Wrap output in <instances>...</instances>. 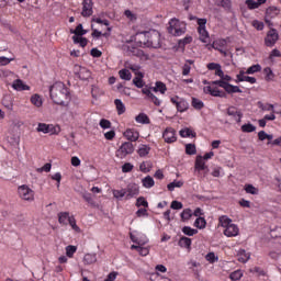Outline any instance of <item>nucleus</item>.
I'll use <instances>...</instances> for the list:
<instances>
[{"label":"nucleus","mask_w":281,"mask_h":281,"mask_svg":"<svg viewBox=\"0 0 281 281\" xmlns=\"http://www.w3.org/2000/svg\"><path fill=\"white\" fill-rule=\"evenodd\" d=\"M50 99L55 104H59L65 106V104H69L71 100V95L69 94V89L63 82H55L50 89Z\"/></svg>","instance_id":"f257e3e1"},{"label":"nucleus","mask_w":281,"mask_h":281,"mask_svg":"<svg viewBox=\"0 0 281 281\" xmlns=\"http://www.w3.org/2000/svg\"><path fill=\"white\" fill-rule=\"evenodd\" d=\"M168 32L172 36H181V34H186V24L173 18L169 21Z\"/></svg>","instance_id":"f03ea898"},{"label":"nucleus","mask_w":281,"mask_h":281,"mask_svg":"<svg viewBox=\"0 0 281 281\" xmlns=\"http://www.w3.org/2000/svg\"><path fill=\"white\" fill-rule=\"evenodd\" d=\"M135 153V146L131 142L123 143L116 150V157L119 159H124L127 155H133Z\"/></svg>","instance_id":"7ed1b4c3"},{"label":"nucleus","mask_w":281,"mask_h":281,"mask_svg":"<svg viewBox=\"0 0 281 281\" xmlns=\"http://www.w3.org/2000/svg\"><path fill=\"white\" fill-rule=\"evenodd\" d=\"M18 194L22 201H34V190L27 184H22L18 188Z\"/></svg>","instance_id":"20e7f679"},{"label":"nucleus","mask_w":281,"mask_h":281,"mask_svg":"<svg viewBox=\"0 0 281 281\" xmlns=\"http://www.w3.org/2000/svg\"><path fill=\"white\" fill-rule=\"evenodd\" d=\"M146 37L148 47H154L155 49L161 47V37L159 32L154 31L151 33H146Z\"/></svg>","instance_id":"39448f33"},{"label":"nucleus","mask_w":281,"mask_h":281,"mask_svg":"<svg viewBox=\"0 0 281 281\" xmlns=\"http://www.w3.org/2000/svg\"><path fill=\"white\" fill-rule=\"evenodd\" d=\"M37 133H49L50 135H58V133H60V127H56L52 124L38 123Z\"/></svg>","instance_id":"423d86ee"},{"label":"nucleus","mask_w":281,"mask_h":281,"mask_svg":"<svg viewBox=\"0 0 281 281\" xmlns=\"http://www.w3.org/2000/svg\"><path fill=\"white\" fill-rule=\"evenodd\" d=\"M278 38H280V35L278 34V31L276 29H271L265 38V45L267 47H273L276 43H278Z\"/></svg>","instance_id":"0eeeda50"},{"label":"nucleus","mask_w":281,"mask_h":281,"mask_svg":"<svg viewBox=\"0 0 281 281\" xmlns=\"http://www.w3.org/2000/svg\"><path fill=\"white\" fill-rule=\"evenodd\" d=\"M74 71L79 80H89V78H91V70L87 69L86 67L76 65Z\"/></svg>","instance_id":"6e6552de"},{"label":"nucleus","mask_w":281,"mask_h":281,"mask_svg":"<svg viewBox=\"0 0 281 281\" xmlns=\"http://www.w3.org/2000/svg\"><path fill=\"white\" fill-rule=\"evenodd\" d=\"M166 144H175L177 142V132L172 127H167L162 133Z\"/></svg>","instance_id":"1a4fd4ad"},{"label":"nucleus","mask_w":281,"mask_h":281,"mask_svg":"<svg viewBox=\"0 0 281 281\" xmlns=\"http://www.w3.org/2000/svg\"><path fill=\"white\" fill-rule=\"evenodd\" d=\"M93 14V1L92 0H83L82 1V11L81 16H91Z\"/></svg>","instance_id":"9d476101"},{"label":"nucleus","mask_w":281,"mask_h":281,"mask_svg":"<svg viewBox=\"0 0 281 281\" xmlns=\"http://www.w3.org/2000/svg\"><path fill=\"white\" fill-rule=\"evenodd\" d=\"M203 92L213 95V98H227L225 92L218 90V88H213L212 86L204 87Z\"/></svg>","instance_id":"9b49d317"},{"label":"nucleus","mask_w":281,"mask_h":281,"mask_svg":"<svg viewBox=\"0 0 281 281\" xmlns=\"http://www.w3.org/2000/svg\"><path fill=\"white\" fill-rule=\"evenodd\" d=\"M171 102L172 104H176L177 111H179L180 113H183V111H188V103L186 100L183 99L179 100V97H176V98H171Z\"/></svg>","instance_id":"f8f14e48"},{"label":"nucleus","mask_w":281,"mask_h":281,"mask_svg":"<svg viewBox=\"0 0 281 281\" xmlns=\"http://www.w3.org/2000/svg\"><path fill=\"white\" fill-rule=\"evenodd\" d=\"M239 232L238 225L231 224L224 229V235H226L227 238H234V236H238Z\"/></svg>","instance_id":"ddd939ff"},{"label":"nucleus","mask_w":281,"mask_h":281,"mask_svg":"<svg viewBox=\"0 0 281 281\" xmlns=\"http://www.w3.org/2000/svg\"><path fill=\"white\" fill-rule=\"evenodd\" d=\"M125 192L126 199H133V196H137V194H139V187L137 184H128Z\"/></svg>","instance_id":"4468645a"},{"label":"nucleus","mask_w":281,"mask_h":281,"mask_svg":"<svg viewBox=\"0 0 281 281\" xmlns=\"http://www.w3.org/2000/svg\"><path fill=\"white\" fill-rule=\"evenodd\" d=\"M194 168H195V170H198V172H201V170H205V175H207V172L210 170L205 166V160L203 159V156H198L196 157Z\"/></svg>","instance_id":"2eb2a0df"},{"label":"nucleus","mask_w":281,"mask_h":281,"mask_svg":"<svg viewBox=\"0 0 281 281\" xmlns=\"http://www.w3.org/2000/svg\"><path fill=\"white\" fill-rule=\"evenodd\" d=\"M227 115L233 117L235 122L240 123V120H243V113H240L236 108L232 106L227 110Z\"/></svg>","instance_id":"dca6fc26"},{"label":"nucleus","mask_w":281,"mask_h":281,"mask_svg":"<svg viewBox=\"0 0 281 281\" xmlns=\"http://www.w3.org/2000/svg\"><path fill=\"white\" fill-rule=\"evenodd\" d=\"M124 137H126L128 142H137L139 139V132L135 130H126L124 132Z\"/></svg>","instance_id":"f3484780"},{"label":"nucleus","mask_w":281,"mask_h":281,"mask_svg":"<svg viewBox=\"0 0 281 281\" xmlns=\"http://www.w3.org/2000/svg\"><path fill=\"white\" fill-rule=\"evenodd\" d=\"M12 88L15 91H30V86L23 83V80L21 79H16L15 81H13Z\"/></svg>","instance_id":"a211bd4d"},{"label":"nucleus","mask_w":281,"mask_h":281,"mask_svg":"<svg viewBox=\"0 0 281 281\" xmlns=\"http://www.w3.org/2000/svg\"><path fill=\"white\" fill-rule=\"evenodd\" d=\"M237 82H249L250 85H256V78L255 77L245 76V71H240L237 75Z\"/></svg>","instance_id":"6ab92c4d"},{"label":"nucleus","mask_w":281,"mask_h":281,"mask_svg":"<svg viewBox=\"0 0 281 281\" xmlns=\"http://www.w3.org/2000/svg\"><path fill=\"white\" fill-rule=\"evenodd\" d=\"M270 236L273 240L281 245V226H276L274 228H271Z\"/></svg>","instance_id":"aec40b11"},{"label":"nucleus","mask_w":281,"mask_h":281,"mask_svg":"<svg viewBox=\"0 0 281 281\" xmlns=\"http://www.w3.org/2000/svg\"><path fill=\"white\" fill-rule=\"evenodd\" d=\"M226 93H243V90L238 86H233L229 82L225 81L223 88Z\"/></svg>","instance_id":"412c9836"},{"label":"nucleus","mask_w":281,"mask_h":281,"mask_svg":"<svg viewBox=\"0 0 281 281\" xmlns=\"http://www.w3.org/2000/svg\"><path fill=\"white\" fill-rule=\"evenodd\" d=\"M58 223L60 225H69V221L71 218V215H69V212H60L58 213Z\"/></svg>","instance_id":"4be33fe9"},{"label":"nucleus","mask_w":281,"mask_h":281,"mask_svg":"<svg viewBox=\"0 0 281 281\" xmlns=\"http://www.w3.org/2000/svg\"><path fill=\"white\" fill-rule=\"evenodd\" d=\"M98 262V255L88 252L83 256V265H95Z\"/></svg>","instance_id":"5701e85b"},{"label":"nucleus","mask_w":281,"mask_h":281,"mask_svg":"<svg viewBox=\"0 0 281 281\" xmlns=\"http://www.w3.org/2000/svg\"><path fill=\"white\" fill-rule=\"evenodd\" d=\"M135 78L133 79V85L137 87V89H143L144 82V75L142 72H135Z\"/></svg>","instance_id":"b1692460"},{"label":"nucleus","mask_w":281,"mask_h":281,"mask_svg":"<svg viewBox=\"0 0 281 281\" xmlns=\"http://www.w3.org/2000/svg\"><path fill=\"white\" fill-rule=\"evenodd\" d=\"M278 14H280V9H278L276 7H269L266 10V18H268V19H276V16H278Z\"/></svg>","instance_id":"393cba45"},{"label":"nucleus","mask_w":281,"mask_h":281,"mask_svg":"<svg viewBox=\"0 0 281 281\" xmlns=\"http://www.w3.org/2000/svg\"><path fill=\"white\" fill-rule=\"evenodd\" d=\"M151 90L154 91V93H157L159 91L164 95V93L168 91V88L166 87V83L161 81H157L156 86L153 87Z\"/></svg>","instance_id":"a878e982"},{"label":"nucleus","mask_w":281,"mask_h":281,"mask_svg":"<svg viewBox=\"0 0 281 281\" xmlns=\"http://www.w3.org/2000/svg\"><path fill=\"white\" fill-rule=\"evenodd\" d=\"M114 104L116 106V111L119 115H124V113H126V106L124 105L122 100L120 99L114 100Z\"/></svg>","instance_id":"bb28decb"},{"label":"nucleus","mask_w":281,"mask_h":281,"mask_svg":"<svg viewBox=\"0 0 281 281\" xmlns=\"http://www.w3.org/2000/svg\"><path fill=\"white\" fill-rule=\"evenodd\" d=\"M215 4L220 8H224V10H232V0H215Z\"/></svg>","instance_id":"cd10ccee"},{"label":"nucleus","mask_w":281,"mask_h":281,"mask_svg":"<svg viewBox=\"0 0 281 281\" xmlns=\"http://www.w3.org/2000/svg\"><path fill=\"white\" fill-rule=\"evenodd\" d=\"M198 32L200 34V41L202 43H207V41H210V34L207 33V30H205V27L198 29Z\"/></svg>","instance_id":"c85d7f7f"},{"label":"nucleus","mask_w":281,"mask_h":281,"mask_svg":"<svg viewBox=\"0 0 281 281\" xmlns=\"http://www.w3.org/2000/svg\"><path fill=\"white\" fill-rule=\"evenodd\" d=\"M119 76H120L121 80H126V81H128L133 78V75L131 74V70H128V69H121L119 71Z\"/></svg>","instance_id":"c756f323"},{"label":"nucleus","mask_w":281,"mask_h":281,"mask_svg":"<svg viewBox=\"0 0 281 281\" xmlns=\"http://www.w3.org/2000/svg\"><path fill=\"white\" fill-rule=\"evenodd\" d=\"M143 187L150 189L155 186V179H153V177L147 176L142 180Z\"/></svg>","instance_id":"7c9ffc66"},{"label":"nucleus","mask_w":281,"mask_h":281,"mask_svg":"<svg viewBox=\"0 0 281 281\" xmlns=\"http://www.w3.org/2000/svg\"><path fill=\"white\" fill-rule=\"evenodd\" d=\"M135 121L138 124H150V119H148V115L144 114V113H139L136 117Z\"/></svg>","instance_id":"2f4dec72"},{"label":"nucleus","mask_w":281,"mask_h":281,"mask_svg":"<svg viewBox=\"0 0 281 281\" xmlns=\"http://www.w3.org/2000/svg\"><path fill=\"white\" fill-rule=\"evenodd\" d=\"M139 170L140 172H150V170H153V162L150 161H143L140 165H139Z\"/></svg>","instance_id":"473e14b6"},{"label":"nucleus","mask_w":281,"mask_h":281,"mask_svg":"<svg viewBox=\"0 0 281 281\" xmlns=\"http://www.w3.org/2000/svg\"><path fill=\"white\" fill-rule=\"evenodd\" d=\"M220 226L224 227L226 229V227H229L232 225V218L223 215L220 217Z\"/></svg>","instance_id":"72a5a7b5"},{"label":"nucleus","mask_w":281,"mask_h":281,"mask_svg":"<svg viewBox=\"0 0 281 281\" xmlns=\"http://www.w3.org/2000/svg\"><path fill=\"white\" fill-rule=\"evenodd\" d=\"M238 258V262H247L250 258L249 254H247L245 250H239L238 254H237Z\"/></svg>","instance_id":"f704fd0d"},{"label":"nucleus","mask_w":281,"mask_h":281,"mask_svg":"<svg viewBox=\"0 0 281 281\" xmlns=\"http://www.w3.org/2000/svg\"><path fill=\"white\" fill-rule=\"evenodd\" d=\"M31 102L34 104V106H37V109L43 106V99L38 94H33L31 97Z\"/></svg>","instance_id":"c9c22d12"},{"label":"nucleus","mask_w":281,"mask_h":281,"mask_svg":"<svg viewBox=\"0 0 281 281\" xmlns=\"http://www.w3.org/2000/svg\"><path fill=\"white\" fill-rule=\"evenodd\" d=\"M192 245V239L189 237H181L179 240V246L184 247V249H190V246Z\"/></svg>","instance_id":"e433bc0d"},{"label":"nucleus","mask_w":281,"mask_h":281,"mask_svg":"<svg viewBox=\"0 0 281 281\" xmlns=\"http://www.w3.org/2000/svg\"><path fill=\"white\" fill-rule=\"evenodd\" d=\"M70 34H75L76 36H85L87 31L82 29V24H78L76 30H70Z\"/></svg>","instance_id":"4c0bfd02"},{"label":"nucleus","mask_w":281,"mask_h":281,"mask_svg":"<svg viewBox=\"0 0 281 281\" xmlns=\"http://www.w3.org/2000/svg\"><path fill=\"white\" fill-rule=\"evenodd\" d=\"M180 137H196V133L191 128H184L180 131Z\"/></svg>","instance_id":"58836bf2"},{"label":"nucleus","mask_w":281,"mask_h":281,"mask_svg":"<svg viewBox=\"0 0 281 281\" xmlns=\"http://www.w3.org/2000/svg\"><path fill=\"white\" fill-rule=\"evenodd\" d=\"M190 269H192L194 276L196 278H200L201 274H199V267H201V263L196 262V261H190L189 262Z\"/></svg>","instance_id":"ea45409f"},{"label":"nucleus","mask_w":281,"mask_h":281,"mask_svg":"<svg viewBox=\"0 0 281 281\" xmlns=\"http://www.w3.org/2000/svg\"><path fill=\"white\" fill-rule=\"evenodd\" d=\"M205 225H207L205 217H198L194 222V227H198V229H205Z\"/></svg>","instance_id":"a19ab883"},{"label":"nucleus","mask_w":281,"mask_h":281,"mask_svg":"<svg viewBox=\"0 0 281 281\" xmlns=\"http://www.w3.org/2000/svg\"><path fill=\"white\" fill-rule=\"evenodd\" d=\"M92 98H94V100H98V98H100V95H104V91H102V89H100L97 86H92Z\"/></svg>","instance_id":"79ce46f5"},{"label":"nucleus","mask_w":281,"mask_h":281,"mask_svg":"<svg viewBox=\"0 0 281 281\" xmlns=\"http://www.w3.org/2000/svg\"><path fill=\"white\" fill-rule=\"evenodd\" d=\"M215 76H218L221 80H223L224 82H229V80H232V77L228 75H225V72H223V69H217L215 71Z\"/></svg>","instance_id":"37998d69"},{"label":"nucleus","mask_w":281,"mask_h":281,"mask_svg":"<svg viewBox=\"0 0 281 281\" xmlns=\"http://www.w3.org/2000/svg\"><path fill=\"white\" fill-rule=\"evenodd\" d=\"M180 216H181V221L183 222L190 221L192 218V210L190 209L183 210Z\"/></svg>","instance_id":"c03bdc74"},{"label":"nucleus","mask_w":281,"mask_h":281,"mask_svg":"<svg viewBox=\"0 0 281 281\" xmlns=\"http://www.w3.org/2000/svg\"><path fill=\"white\" fill-rule=\"evenodd\" d=\"M243 133H254L256 131V126L251 123L244 124L241 126Z\"/></svg>","instance_id":"a18cd8bd"},{"label":"nucleus","mask_w":281,"mask_h":281,"mask_svg":"<svg viewBox=\"0 0 281 281\" xmlns=\"http://www.w3.org/2000/svg\"><path fill=\"white\" fill-rule=\"evenodd\" d=\"M182 232L186 234V236H194L195 234H199L198 229H194L190 226H184L182 228Z\"/></svg>","instance_id":"49530a36"},{"label":"nucleus","mask_w":281,"mask_h":281,"mask_svg":"<svg viewBox=\"0 0 281 281\" xmlns=\"http://www.w3.org/2000/svg\"><path fill=\"white\" fill-rule=\"evenodd\" d=\"M240 278H243V271L240 270H235L229 274V279L232 281H238Z\"/></svg>","instance_id":"de8ad7c7"},{"label":"nucleus","mask_w":281,"mask_h":281,"mask_svg":"<svg viewBox=\"0 0 281 281\" xmlns=\"http://www.w3.org/2000/svg\"><path fill=\"white\" fill-rule=\"evenodd\" d=\"M112 194H113L114 199H124V196H126V190L125 189L113 190Z\"/></svg>","instance_id":"09e8293b"},{"label":"nucleus","mask_w":281,"mask_h":281,"mask_svg":"<svg viewBox=\"0 0 281 281\" xmlns=\"http://www.w3.org/2000/svg\"><path fill=\"white\" fill-rule=\"evenodd\" d=\"M186 153H187V155H196V145L187 144L186 145Z\"/></svg>","instance_id":"8fccbe9b"},{"label":"nucleus","mask_w":281,"mask_h":281,"mask_svg":"<svg viewBox=\"0 0 281 281\" xmlns=\"http://www.w3.org/2000/svg\"><path fill=\"white\" fill-rule=\"evenodd\" d=\"M182 187H183V182L182 181H173V182H170L167 186L169 192H172L175 190V188H182Z\"/></svg>","instance_id":"3c124183"},{"label":"nucleus","mask_w":281,"mask_h":281,"mask_svg":"<svg viewBox=\"0 0 281 281\" xmlns=\"http://www.w3.org/2000/svg\"><path fill=\"white\" fill-rule=\"evenodd\" d=\"M68 224L70 225V227H72L74 232L80 234V227H78V225L76 224V217H74V215H71L70 220L68 221Z\"/></svg>","instance_id":"603ef678"},{"label":"nucleus","mask_w":281,"mask_h":281,"mask_svg":"<svg viewBox=\"0 0 281 281\" xmlns=\"http://www.w3.org/2000/svg\"><path fill=\"white\" fill-rule=\"evenodd\" d=\"M192 106L195 108L198 111H201V109H203L204 104H203V101H201L196 98H193L192 99Z\"/></svg>","instance_id":"864d4df0"},{"label":"nucleus","mask_w":281,"mask_h":281,"mask_svg":"<svg viewBox=\"0 0 281 281\" xmlns=\"http://www.w3.org/2000/svg\"><path fill=\"white\" fill-rule=\"evenodd\" d=\"M259 109H261V111H271L272 113H276V109L273 106V104H262V102H259Z\"/></svg>","instance_id":"5fc2aeb1"},{"label":"nucleus","mask_w":281,"mask_h":281,"mask_svg":"<svg viewBox=\"0 0 281 281\" xmlns=\"http://www.w3.org/2000/svg\"><path fill=\"white\" fill-rule=\"evenodd\" d=\"M148 153H150V147L143 145L139 149H138V155L139 157H146V155H148Z\"/></svg>","instance_id":"6e6d98bb"},{"label":"nucleus","mask_w":281,"mask_h":281,"mask_svg":"<svg viewBox=\"0 0 281 281\" xmlns=\"http://www.w3.org/2000/svg\"><path fill=\"white\" fill-rule=\"evenodd\" d=\"M149 102H153V104H155V106H161V101L159 98H157V95H155L154 93L150 94V97L147 99Z\"/></svg>","instance_id":"4d7b16f0"},{"label":"nucleus","mask_w":281,"mask_h":281,"mask_svg":"<svg viewBox=\"0 0 281 281\" xmlns=\"http://www.w3.org/2000/svg\"><path fill=\"white\" fill-rule=\"evenodd\" d=\"M78 248H76V246H67L66 247V256H68V258H74V255L76 254Z\"/></svg>","instance_id":"13d9d810"},{"label":"nucleus","mask_w":281,"mask_h":281,"mask_svg":"<svg viewBox=\"0 0 281 281\" xmlns=\"http://www.w3.org/2000/svg\"><path fill=\"white\" fill-rule=\"evenodd\" d=\"M246 5H248L249 10L260 8V4L256 0H246Z\"/></svg>","instance_id":"bf43d9fd"},{"label":"nucleus","mask_w":281,"mask_h":281,"mask_svg":"<svg viewBox=\"0 0 281 281\" xmlns=\"http://www.w3.org/2000/svg\"><path fill=\"white\" fill-rule=\"evenodd\" d=\"M247 194H258V189L254 184H247L245 187Z\"/></svg>","instance_id":"052dcab7"},{"label":"nucleus","mask_w":281,"mask_h":281,"mask_svg":"<svg viewBox=\"0 0 281 281\" xmlns=\"http://www.w3.org/2000/svg\"><path fill=\"white\" fill-rule=\"evenodd\" d=\"M260 69H262L260 65H252L246 70V74H257V71H260Z\"/></svg>","instance_id":"680f3d73"},{"label":"nucleus","mask_w":281,"mask_h":281,"mask_svg":"<svg viewBox=\"0 0 281 281\" xmlns=\"http://www.w3.org/2000/svg\"><path fill=\"white\" fill-rule=\"evenodd\" d=\"M263 74L266 75V80H273V70L271 68H265Z\"/></svg>","instance_id":"e2e57ef3"},{"label":"nucleus","mask_w":281,"mask_h":281,"mask_svg":"<svg viewBox=\"0 0 281 281\" xmlns=\"http://www.w3.org/2000/svg\"><path fill=\"white\" fill-rule=\"evenodd\" d=\"M137 207H148V201H146V199H144L143 196L137 199L136 202Z\"/></svg>","instance_id":"0e129e2a"},{"label":"nucleus","mask_w":281,"mask_h":281,"mask_svg":"<svg viewBox=\"0 0 281 281\" xmlns=\"http://www.w3.org/2000/svg\"><path fill=\"white\" fill-rule=\"evenodd\" d=\"M171 210H183V203L175 200L171 202Z\"/></svg>","instance_id":"69168bd1"},{"label":"nucleus","mask_w":281,"mask_h":281,"mask_svg":"<svg viewBox=\"0 0 281 281\" xmlns=\"http://www.w3.org/2000/svg\"><path fill=\"white\" fill-rule=\"evenodd\" d=\"M99 126H101V128H111V121L102 119L99 123Z\"/></svg>","instance_id":"338daca9"},{"label":"nucleus","mask_w":281,"mask_h":281,"mask_svg":"<svg viewBox=\"0 0 281 281\" xmlns=\"http://www.w3.org/2000/svg\"><path fill=\"white\" fill-rule=\"evenodd\" d=\"M133 170V165L131 162H125L122 166V172H131Z\"/></svg>","instance_id":"774afa93"}]
</instances>
